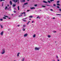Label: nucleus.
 <instances>
[{"label": "nucleus", "instance_id": "obj_43", "mask_svg": "<svg viewBox=\"0 0 61 61\" xmlns=\"http://www.w3.org/2000/svg\"><path fill=\"white\" fill-rule=\"evenodd\" d=\"M27 12H29V11H30V10H27Z\"/></svg>", "mask_w": 61, "mask_h": 61}, {"label": "nucleus", "instance_id": "obj_1", "mask_svg": "<svg viewBox=\"0 0 61 61\" xmlns=\"http://www.w3.org/2000/svg\"><path fill=\"white\" fill-rule=\"evenodd\" d=\"M5 50L3 49L2 51V52H1V54H5Z\"/></svg>", "mask_w": 61, "mask_h": 61}, {"label": "nucleus", "instance_id": "obj_38", "mask_svg": "<svg viewBox=\"0 0 61 61\" xmlns=\"http://www.w3.org/2000/svg\"><path fill=\"white\" fill-rule=\"evenodd\" d=\"M23 31H25V29H24V28H23Z\"/></svg>", "mask_w": 61, "mask_h": 61}, {"label": "nucleus", "instance_id": "obj_36", "mask_svg": "<svg viewBox=\"0 0 61 61\" xmlns=\"http://www.w3.org/2000/svg\"><path fill=\"white\" fill-rule=\"evenodd\" d=\"M7 8V7L6 6L5 9V10H6V9Z\"/></svg>", "mask_w": 61, "mask_h": 61}, {"label": "nucleus", "instance_id": "obj_45", "mask_svg": "<svg viewBox=\"0 0 61 61\" xmlns=\"http://www.w3.org/2000/svg\"><path fill=\"white\" fill-rule=\"evenodd\" d=\"M3 18H4V19H6V18L5 17H3Z\"/></svg>", "mask_w": 61, "mask_h": 61}, {"label": "nucleus", "instance_id": "obj_31", "mask_svg": "<svg viewBox=\"0 0 61 61\" xmlns=\"http://www.w3.org/2000/svg\"><path fill=\"white\" fill-rule=\"evenodd\" d=\"M13 12L15 13L16 12V11H15V10H14Z\"/></svg>", "mask_w": 61, "mask_h": 61}, {"label": "nucleus", "instance_id": "obj_28", "mask_svg": "<svg viewBox=\"0 0 61 61\" xmlns=\"http://www.w3.org/2000/svg\"><path fill=\"white\" fill-rule=\"evenodd\" d=\"M4 16L5 17H8V16H6L5 15H4Z\"/></svg>", "mask_w": 61, "mask_h": 61}, {"label": "nucleus", "instance_id": "obj_19", "mask_svg": "<svg viewBox=\"0 0 61 61\" xmlns=\"http://www.w3.org/2000/svg\"><path fill=\"white\" fill-rule=\"evenodd\" d=\"M18 10H19V6H18Z\"/></svg>", "mask_w": 61, "mask_h": 61}, {"label": "nucleus", "instance_id": "obj_37", "mask_svg": "<svg viewBox=\"0 0 61 61\" xmlns=\"http://www.w3.org/2000/svg\"><path fill=\"white\" fill-rule=\"evenodd\" d=\"M34 21H32V23H34Z\"/></svg>", "mask_w": 61, "mask_h": 61}, {"label": "nucleus", "instance_id": "obj_57", "mask_svg": "<svg viewBox=\"0 0 61 61\" xmlns=\"http://www.w3.org/2000/svg\"><path fill=\"white\" fill-rule=\"evenodd\" d=\"M18 2H19V0H17Z\"/></svg>", "mask_w": 61, "mask_h": 61}, {"label": "nucleus", "instance_id": "obj_51", "mask_svg": "<svg viewBox=\"0 0 61 61\" xmlns=\"http://www.w3.org/2000/svg\"><path fill=\"white\" fill-rule=\"evenodd\" d=\"M19 1H18V4H19Z\"/></svg>", "mask_w": 61, "mask_h": 61}, {"label": "nucleus", "instance_id": "obj_32", "mask_svg": "<svg viewBox=\"0 0 61 61\" xmlns=\"http://www.w3.org/2000/svg\"><path fill=\"white\" fill-rule=\"evenodd\" d=\"M50 1H51V2H52V1H54V0H50Z\"/></svg>", "mask_w": 61, "mask_h": 61}, {"label": "nucleus", "instance_id": "obj_35", "mask_svg": "<svg viewBox=\"0 0 61 61\" xmlns=\"http://www.w3.org/2000/svg\"><path fill=\"white\" fill-rule=\"evenodd\" d=\"M3 19H0V21H3Z\"/></svg>", "mask_w": 61, "mask_h": 61}, {"label": "nucleus", "instance_id": "obj_10", "mask_svg": "<svg viewBox=\"0 0 61 61\" xmlns=\"http://www.w3.org/2000/svg\"><path fill=\"white\" fill-rule=\"evenodd\" d=\"M10 4L11 5H12V2L11 1H10Z\"/></svg>", "mask_w": 61, "mask_h": 61}, {"label": "nucleus", "instance_id": "obj_17", "mask_svg": "<svg viewBox=\"0 0 61 61\" xmlns=\"http://www.w3.org/2000/svg\"><path fill=\"white\" fill-rule=\"evenodd\" d=\"M20 14H25V12L24 13H20Z\"/></svg>", "mask_w": 61, "mask_h": 61}, {"label": "nucleus", "instance_id": "obj_61", "mask_svg": "<svg viewBox=\"0 0 61 61\" xmlns=\"http://www.w3.org/2000/svg\"><path fill=\"white\" fill-rule=\"evenodd\" d=\"M8 6H9V5H7Z\"/></svg>", "mask_w": 61, "mask_h": 61}, {"label": "nucleus", "instance_id": "obj_15", "mask_svg": "<svg viewBox=\"0 0 61 61\" xmlns=\"http://www.w3.org/2000/svg\"><path fill=\"white\" fill-rule=\"evenodd\" d=\"M29 18H32L33 17V16H29Z\"/></svg>", "mask_w": 61, "mask_h": 61}, {"label": "nucleus", "instance_id": "obj_9", "mask_svg": "<svg viewBox=\"0 0 61 61\" xmlns=\"http://www.w3.org/2000/svg\"><path fill=\"white\" fill-rule=\"evenodd\" d=\"M30 9H35V8L34 7H32V8H30Z\"/></svg>", "mask_w": 61, "mask_h": 61}, {"label": "nucleus", "instance_id": "obj_8", "mask_svg": "<svg viewBox=\"0 0 61 61\" xmlns=\"http://www.w3.org/2000/svg\"><path fill=\"white\" fill-rule=\"evenodd\" d=\"M43 3H46V4H47V1H46L45 0L43 1Z\"/></svg>", "mask_w": 61, "mask_h": 61}, {"label": "nucleus", "instance_id": "obj_48", "mask_svg": "<svg viewBox=\"0 0 61 61\" xmlns=\"http://www.w3.org/2000/svg\"><path fill=\"white\" fill-rule=\"evenodd\" d=\"M2 6H4V4H2Z\"/></svg>", "mask_w": 61, "mask_h": 61}, {"label": "nucleus", "instance_id": "obj_14", "mask_svg": "<svg viewBox=\"0 0 61 61\" xmlns=\"http://www.w3.org/2000/svg\"><path fill=\"white\" fill-rule=\"evenodd\" d=\"M25 59V58H23L22 59V60H21V61H24V59Z\"/></svg>", "mask_w": 61, "mask_h": 61}, {"label": "nucleus", "instance_id": "obj_60", "mask_svg": "<svg viewBox=\"0 0 61 61\" xmlns=\"http://www.w3.org/2000/svg\"><path fill=\"white\" fill-rule=\"evenodd\" d=\"M39 19H40V17H39Z\"/></svg>", "mask_w": 61, "mask_h": 61}, {"label": "nucleus", "instance_id": "obj_41", "mask_svg": "<svg viewBox=\"0 0 61 61\" xmlns=\"http://www.w3.org/2000/svg\"><path fill=\"white\" fill-rule=\"evenodd\" d=\"M57 7L58 8H59V6H57Z\"/></svg>", "mask_w": 61, "mask_h": 61}, {"label": "nucleus", "instance_id": "obj_24", "mask_svg": "<svg viewBox=\"0 0 61 61\" xmlns=\"http://www.w3.org/2000/svg\"><path fill=\"white\" fill-rule=\"evenodd\" d=\"M42 7H46V6H45L42 5Z\"/></svg>", "mask_w": 61, "mask_h": 61}, {"label": "nucleus", "instance_id": "obj_39", "mask_svg": "<svg viewBox=\"0 0 61 61\" xmlns=\"http://www.w3.org/2000/svg\"><path fill=\"white\" fill-rule=\"evenodd\" d=\"M24 16H26V15L25 14L24 15Z\"/></svg>", "mask_w": 61, "mask_h": 61}, {"label": "nucleus", "instance_id": "obj_34", "mask_svg": "<svg viewBox=\"0 0 61 61\" xmlns=\"http://www.w3.org/2000/svg\"><path fill=\"white\" fill-rule=\"evenodd\" d=\"M23 21L24 22H26V20H23Z\"/></svg>", "mask_w": 61, "mask_h": 61}, {"label": "nucleus", "instance_id": "obj_2", "mask_svg": "<svg viewBox=\"0 0 61 61\" xmlns=\"http://www.w3.org/2000/svg\"><path fill=\"white\" fill-rule=\"evenodd\" d=\"M35 50H39V48H37V47H35Z\"/></svg>", "mask_w": 61, "mask_h": 61}, {"label": "nucleus", "instance_id": "obj_42", "mask_svg": "<svg viewBox=\"0 0 61 61\" xmlns=\"http://www.w3.org/2000/svg\"><path fill=\"white\" fill-rule=\"evenodd\" d=\"M37 4H36V5H35V6H37Z\"/></svg>", "mask_w": 61, "mask_h": 61}, {"label": "nucleus", "instance_id": "obj_49", "mask_svg": "<svg viewBox=\"0 0 61 61\" xmlns=\"http://www.w3.org/2000/svg\"><path fill=\"white\" fill-rule=\"evenodd\" d=\"M52 19H55V18H52Z\"/></svg>", "mask_w": 61, "mask_h": 61}, {"label": "nucleus", "instance_id": "obj_54", "mask_svg": "<svg viewBox=\"0 0 61 61\" xmlns=\"http://www.w3.org/2000/svg\"><path fill=\"white\" fill-rule=\"evenodd\" d=\"M27 18H25V19H27Z\"/></svg>", "mask_w": 61, "mask_h": 61}, {"label": "nucleus", "instance_id": "obj_40", "mask_svg": "<svg viewBox=\"0 0 61 61\" xmlns=\"http://www.w3.org/2000/svg\"><path fill=\"white\" fill-rule=\"evenodd\" d=\"M53 32H54V33H56V31H53Z\"/></svg>", "mask_w": 61, "mask_h": 61}, {"label": "nucleus", "instance_id": "obj_20", "mask_svg": "<svg viewBox=\"0 0 61 61\" xmlns=\"http://www.w3.org/2000/svg\"><path fill=\"white\" fill-rule=\"evenodd\" d=\"M15 4H14L13 5V7H15Z\"/></svg>", "mask_w": 61, "mask_h": 61}, {"label": "nucleus", "instance_id": "obj_21", "mask_svg": "<svg viewBox=\"0 0 61 61\" xmlns=\"http://www.w3.org/2000/svg\"><path fill=\"white\" fill-rule=\"evenodd\" d=\"M5 0H0V1H1V2H2V1H5Z\"/></svg>", "mask_w": 61, "mask_h": 61}, {"label": "nucleus", "instance_id": "obj_18", "mask_svg": "<svg viewBox=\"0 0 61 61\" xmlns=\"http://www.w3.org/2000/svg\"><path fill=\"white\" fill-rule=\"evenodd\" d=\"M30 23V21H29L27 23V25H28L29 24V23Z\"/></svg>", "mask_w": 61, "mask_h": 61}, {"label": "nucleus", "instance_id": "obj_7", "mask_svg": "<svg viewBox=\"0 0 61 61\" xmlns=\"http://www.w3.org/2000/svg\"><path fill=\"white\" fill-rule=\"evenodd\" d=\"M3 33H4V32L3 31H2L0 34L1 35V36H3Z\"/></svg>", "mask_w": 61, "mask_h": 61}, {"label": "nucleus", "instance_id": "obj_11", "mask_svg": "<svg viewBox=\"0 0 61 61\" xmlns=\"http://www.w3.org/2000/svg\"><path fill=\"white\" fill-rule=\"evenodd\" d=\"M22 15H23L22 14L20 15H19V17H20L21 16H22Z\"/></svg>", "mask_w": 61, "mask_h": 61}, {"label": "nucleus", "instance_id": "obj_59", "mask_svg": "<svg viewBox=\"0 0 61 61\" xmlns=\"http://www.w3.org/2000/svg\"><path fill=\"white\" fill-rule=\"evenodd\" d=\"M9 8H10V9H10L11 8V7H10Z\"/></svg>", "mask_w": 61, "mask_h": 61}, {"label": "nucleus", "instance_id": "obj_4", "mask_svg": "<svg viewBox=\"0 0 61 61\" xmlns=\"http://www.w3.org/2000/svg\"><path fill=\"white\" fill-rule=\"evenodd\" d=\"M20 2H21V3H23V2H25V0H21Z\"/></svg>", "mask_w": 61, "mask_h": 61}, {"label": "nucleus", "instance_id": "obj_55", "mask_svg": "<svg viewBox=\"0 0 61 61\" xmlns=\"http://www.w3.org/2000/svg\"><path fill=\"white\" fill-rule=\"evenodd\" d=\"M14 9H15V10H16V8H15Z\"/></svg>", "mask_w": 61, "mask_h": 61}, {"label": "nucleus", "instance_id": "obj_3", "mask_svg": "<svg viewBox=\"0 0 61 61\" xmlns=\"http://www.w3.org/2000/svg\"><path fill=\"white\" fill-rule=\"evenodd\" d=\"M12 1H13V2H15V3H17V0H13Z\"/></svg>", "mask_w": 61, "mask_h": 61}, {"label": "nucleus", "instance_id": "obj_44", "mask_svg": "<svg viewBox=\"0 0 61 61\" xmlns=\"http://www.w3.org/2000/svg\"><path fill=\"white\" fill-rule=\"evenodd\" d=\"M24 4L23 5V8H24Z\"/></svg>", "mask_w": 61, "mask_h": 61}, {"label": "nucleus", "instance_id": "obj_63", "mask_svg": "<svg viewBox=\"0 0 61 61\" xmlns=\"http://www.w3.org/2000/svg\"><path fill=\"white\" fill-rule=\"evenodd\" d=\"M29 20H31V19H29Z\"/></svg>", "mask_w": 61, "mask_h": 61}, {"label": "nucleus", "instance_id": "obj_30", "mask_svg": "<svg viewBox=\"0 0 61 61\" xmlns=\"http://www.w3.org/2000/svg\"><path fill=\"white\" fill-rule=\"evenodd\" d=\"M59 3V1H58L57 2V3Z\"/></svg>", "mask_w": 61, "mask_h": 61}, {"label": "nucleus", "instance_id": "obj_5", "mask_svg": "<svg viewBox=\"0 0 61 61\" xmlns=\"http://www.w3.org/2000/svg\"><path fill=\"white\" fill-rule=\"evenodd\" d=\"M28 35L26 33L24 35V37H26V36H27Z\"/></svg>", "mask_w": 61, "mask_h": 61}, {"label": "nucleus", "instance_id": "obj_52", "mask_svg": "<svg viewBox=\"0 0 61 61\" xmlns=\"http://www.w3.org/2000/svg\"><path fill=\"white\" fill-rule=\"evenodd\" d=\"M50 10H51V11H53V10H52V9H50Z\"/></svg>", "mask_w": 61, "mask_h": 61}, {"label": "nucleus", "instance_id": "obj_58", "mask_svg": "<svg viewBox=\"0 0 61 61\" xmlns=\"http://www.w3.org/2000/svg\"><path fill=\"white\" fill-rule=\"evenodd\" d=\"M20 26V25H18V26Z\"/></svg>", "mask_w": 61, "mask_h": 61}, {"label": "nucleus", "instance_id": "obj_62", "mask_svg": "<svg viewBox=\"0 0 61 61\" xmlns=\"http://www.w3.org/2000/svg\"><path fill=\"white\" fill-rule=\"evenodd\" d=\"M27 1H29V0H27Z\"/></svg>", "mask_w": 61, "mask_h": 61}, {"label": "nucleus", "instance_id": "obj_25", "mask_svg": "<svg viewBox=\"0 0 61 61\" xmlns=\"http://www.w3.org/2000/svg\"><path fill=\"white\" fill-rule=\"evenodd\" d=\"M48 2L49 3H50V1L49 0H48Z\"/></svg>", "mask_w": 61, "mask_h": 61}, {"label": "nucleus", "instance_id": "obj_13", "mask_svg": "<svg viewBox=\"0 0 61 61\" xmlns=\"http://www.w3.org/2000/svg\"><path fill=\"white\" fill-rule=\"evenodd\" d=\"M33 37L35 38L36 37V35L34 34V35L33 36Z\"/></svg>", "mask_w": 61, "mask_h": 61}, {"label": "nucleus", "instance_id": "obj_16", "mask_svg": "<svg viewBox=\"0 0 61 61\" xmlns=\"http://www.w3.org/2000/svg\"><path fill=\"white\" fill-rule=\"evenodd\" d=\"M48 37L49 38H50L51 37V36H50L48 35Z\"/></svg>", "mask_w": 61, "mask_h": 61}, {"label": "nucleus", "instance_id": "obj_53", "mask_svg": "<svg viewBox=\"0 0 61 61\" xmlns=\"http://www.w3.org/2000/svg\"><path fill=\"white\" fill-rule=\"evenodd\" d=\"M57 61H59V59H58L57 60Z\"/></svg>", "mask_w": 61, "mask_h": 61}, {"label": "nucleus", "instance_id": "obj_46", "mask_svg": "<svg viewBox=\"0 0 61 61\" xmlns=\"http://www.w3.org/2000/svg\"><path fill=\"white\" fill-rule=\"evenodd\" d=\"M22 19V20H24L25 19V18H24V19Z\"/></svg>", "mask_w": 61, "mask_h": 61}, {"label": "nucleus", "instance_id": "obj_33", "mask_svg": "<svg viewBox=\"0 0 61 61\" xmlns=\"http://www.w3.org/2000/svg\"><path fill=\"white\" fill-rule=\"evenodd\" d=\"M57 5H60V4H57Z\"/></svg>", "mask_w": 61, "mask_h": 61}, {"label": "nucleus", "instance_id": "obj_50", "mask_svg": "<svg viewBox=\"0 0 61 61\" xmlns=\"http://www.w3.org/2000/svg\"><path fill=\"white\" fill-rule=\"evenodd\" d=\"M53 61H56L55 60H53Z\"/></svg>", "mask_w": 61, "mask_h": 61}, {"label": "nucleus", "instance_id": "obj_12", "mask_svg": "<svg viewBox=\"0 0 61 61\" xmlns=\"http://www.w3.org/2000/svg\"><path fill=\"white\" fill-rule=\"evenodd\" d=\"M27 4H28V3L26 2V3H25L24 5H27Z\"/></svg>", "mask_w": 61, "mask_h": 61}, {"label": "nucleus", "instance_id": "obj_64", "mask_svg": "<svg viewBox=\"0 0 61 61\" xmlns=\"http://www.w3.org/2000/svg\"><path fill=\"white\" fill-rule=\"evenodd\" d=\"M12 15H13V14H11Z\"/></svg>", "mask_w": 61, "mask_h": 61}, {"label": "nucleus", "instance_id": "obj_23", "mask_svg": "<svg viewBox=\"0 0 61 61\" xmlns=\"http://www.w3.org/2000/svg\"><path fill=\"white\" fill-rule=\"evenodd\" d=\"M0 25L1 26V28H3V26H2V25H1V24Z\"/></svg>", "mask_w": 61, "mask_h": 61}, {"label": "nucleus", "instance_id": "obj_22", "mask_svg": "<svg viewBox=\"0 0 61 61\" xmlns=\"http://www.w3.org/2000/svg\"><path fill=\"white\" fill-rule=\"evenodd\" d=\"M56 4H53V6H56Z\"/></svg>", "mask_w": 61, "mask_h": 61}, {"label": "nucleus", "instance_id": "obj_56", "mask_svg": "<svg viewBox=\"0 0 61 61\" xmlns=\"http://www.w3.org/2000/svg\"><path fill=\"white\" fill-rule=\"evenodd\" d=\"M8 18L9 19H11V18Z\"/></svg>", "mask_w": 61, "mask_h": 61}, {"label": "nucleus", "instance_id": "obj_47", "mask_svg": "<svg viewBox=\"0 0 61 61\" xmlns=\"http://www.w3.org/2000/svg\"><path fill=\"white\" fill-rule=\"evenodd\" d=\"M38 18H39V16H38L37 18V19H38Z\"/></svg>", "mask_w": 61, "mask_h": 61}, {"label": "nucleus", "instance_id": "obj_26", "mask_svg": "<svg viewBox=\"0 0 61 61\" xmlns=\"http://www.w3.org/2000/svg\"><path fill=\"white\" fill-rule=\"evenodd\" d=\"M56 58H58V56H57V55H56Z\"/></svg>", "mask_w": 61, "mask_h": 61}, {"label": "nucleus", "instance_id": "obj_27", "mask_svg": "<svg viewBox=\"0 0 61 61\" xmlns=\"http://www.w3.org/2000/svg\"><path fill=\"white\" fill-rule=\"evenodd\" d=\"M26 26V25H24L23 26V27H25Z\"/></svg>", "mask_w": 61, "mask_h": 61}, {"label": "nucleus", "instance_id": "obj_6", "mask_svg": "<svg viewBox=\"0 0 61 61\" xmlns=\"http://www.w3.org/2000/svg\"><path fill=\"white\" fill-rule=\"evenodd\" d=\"M20 54V52H18L17 54V56L18 57L19 56V54Z\"/></svg>", "mask_w": 61, "mask_h": 61}, {"label": "nucleus", "instance_id": "obj_29", "mask_svg": "<svg viewBox=\"0 0 61 61\" xmlns=\"http://www.w3.org/2000/svg\"><path fill=\"white\" fill-rule=\"evenodd\" d=\"M57 15H61V14H56Z\"/></svg>", "mask_w": 61, "mask_h": 61}]
</instances>
